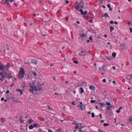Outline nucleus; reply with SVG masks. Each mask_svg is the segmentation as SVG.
<instances>
[{"label":"nucleus","mask_w":132,"mask_h":132,"mask_svg":"<svg viewBox=\"0 0 132 132\" xmlns=\"http://www.w3.org/2000/svg\"><path fill=\"white\" fill-rule=\"evenodd\" d=\"M92 118H94L95 117V115L94 113L93 112L92 113Z\"/></svg>","instance_id":"37"},{"label":"nucleus","mask_w":132,"mask_h":132,"mask_svg":"<svg viewBox=\"0 0 132 132\" xmlns=\"http://www.w3.org/2000/svg\"><path fill=\"white\" fill-rule=\"evenodd\" d=\"M5 3H6L7 5H10V4L9 3L10 2L11 3H12L13 2V0H5Z\"/></svg>","instance_id":"7"},{"label":"nucleus","mask_w":132,"mask_h":132,"mask_svg":"<svg viewBox=\"0 0 132 132\" xmlns=\"http://www.w3.org/2000/svg\"><path fill=\"white\" fill-rule=\"evenodd\" d=\"M33 15L34 16H37V14L36 13H33Z\"/></svg>","instance_id":"55"},{"label":"nucleus","mask_w":132,"mask_h":132,"mask_svg":"<svg viewBox=\"0 0 132 132\" xmlns=\"http://www.w3.org/2000/svg\"><path fill=\"white\" fill-rule=\"evenodd\" d=\"M79 4L78 3V4L77 5V6H76V7H75V9L77 10H78L79 9V8L80 6L79 5Z\"/></svg>","instance_id":"19"},{"label":"nucleus","mask_w":132,"mask_h":132,"mask_svg":"<svg viewBox=\"0 0 132 132\" xmlns=\"http://www.w3.org/2000/svg\"><path fill=\"white\" fill-rule=\"evenodd\" d=\"M89 88L93 91H94L95 90V87L94 86L90 85Z\"/></svg>","instance_id":"8"},{"label":"nucleus","mask_w":132,"mask_h":132,"mask_svg":"<svg viewBox=\"0 0 132 132\" xmlns=\"http://www.w3.org/2000/svg\"><path fill=\"white\" fill-rule=\"evenodd\" d=\"M26 86V84L24 82H23L21 85V86L23 88H24Z\"/></svg>","instance_id":"31"},{"label":"nucleus","mask_w":132,"mask_h":132,"mask_svg":"<svg viewBox=\"0 0 132 132\" xmlns=\"http://www.w3.org/2000/svg\"><path fill=\"white\" fill-rule=\"evenodd\" d=\"M73 63L76 64H78V62L77 60H74L73 61Z\"/></svg>","instance_id":"40"},{"label":"nucleus","mask_w":132,"mask_h":132,"mask_svg":"<svg viewBox=\"0 0 132 132\" xmlns=\"http://www.w3.org/2000/svg\"><path fill=\"white\" fill-rule=\"evenodd\" d=\"M122 107H120V108L119 109H118V110H117L116 111V112L117 113H119L121 111H120V110H121L122 109Z\"/></svg>","instance_id":"18"},{"label":"nucleus","mask_w":132,"mask_h":132,"mask_svg":"<svg viewBox=\"0 0 132 132\" xmlns=\"http://www.w3.org/2000/svg\"><path fill=\"white\" fill-rule=\"evenodd\" d=\"M80 36L81 38H82L85 36L86 37V36L83 33L81 34L80 35Z\"/></svg>","instance_id":"25"},{"label":"nucleus","mask_w":132,"mask_h":132,"mask_svg":"<svg viewBox=\"0 0 132 132\" xmlns=\"http://www.w3.org/2000/svg\"><path fill=\"white\" fill-rule=\"evenodd\" d=\"M86 52V51H81V52L80 53V54H79V55L81 56L85 55H86V54H83V53H84L85 52Z\"/></svg>","instance_id":"10"},{"label":"nucleus","mask_w":132,"mask_h":132,"mask_svg":"<svg viewBox=\"0 0 132 132\" xmlns=\"http://www.w3.org/2000/svg\"><path fill=\"white\" fill-rule=\"evenodd\" d=\"M99 116L100 117V118L101 119L102 118V114H99Z\"/></svg>","instance_id":"59"},{"label":"nucleus","mask_w":132,"mask_h":132,"mask_svg":"<svg viewBox=\"0 0 132 132\" xmlns=\"http://www.w3.org/2000/svg\"><path fill=\"white\" fill-rule=\"evenodd\" d=\"M61 128H59L58 129L56 130V132H62L61 131Z\"/></svg>","instance_id":"33"},{"label":"nucleus","mask_w":132,"mask_h":132,"mask_svg":"<svg viewBox=\"0 0 132 132\" xmlns=\"http://www.w3.org/2000/svg\"><path fill=\"white\" fill-rule=\"evenodd\" d=\"M29 128L30 129H32L34 128V126L32 125H30L29 127Z\"/></svg>","instance_id":"20"},{"label":"nucleus","mask_w":132,"mask_h":132,"mask_svg":"<svg viewBox=\"0 0 132 132\" xmlns=\"http://www.w3.org/2000/svg\"><path fill=\"white\" fill-rule=\"evenodd\" d=\"M80 93H82L84 92V90L82 87H80Z\"/></svg>","instance_id":"22"},{"label":"nucleus","mask_w":132,"mask_h":132,"mask_svg":"<svg viewBox=\"0 0 132 132\" xmlns=\"http://www.w3.org/2000/svg\"><path fill=\"white\" fill-rule=\"evenodd\" d=\"M47 106H48V109L49 110H50L52 109V108H51L49 105H47Z\"/></svg>","instance_id":"44"},{"label":"nucleus","mask_w":132,"mask_h":132,"mask_svg":"<svg viewBox=\"0 0 132 132\" xmlns=\"http://www.w3.org/2000/svg\"><path fill=\"white\" fill-rule=\"evenodd\" d=\"M9 93V90H6V94H8Z\"/></svg>","instance_id":"57"},{"label":"nucleus","mask_w":132,"mask_h":132,"mask_svg":"<svg viewBox=\"0 0 132 132\" xmlns=\"http://www.w3.org/2000/svg\"><path fill=\"white\" fill-rule=\"evenodd\" d=\"M104 16L105 17H109V16L108 14L106 13H105L104 14Z\"/></svg>","instance_id":"36"},{"label":"nucleus","mask_w":132,"mask_h":132,"mask_svg":"<svg viewBox=\"0 0 132 132\" xmlns=\"http://www.w3.org/2000/svg\"><path fill=\"white\" fill-rule=\"evenodd\" d=\"M28 32H26V33L25 35V36L26 37H27L28 36Z\"/></svg>","instance_id":"46"},{"label":"nucleus","mask_w":132,"mask_h":132,"mask_svg":"<svg viewBox=\"0 0 132 132\" xmlns=\"http://www.w3.org/2000/svg\"><path fill=\"white\" fill-rule=\"evenodd\" d=\"M109 10L110 11H112V9L111 7L110 8H109Z\"/></svg>","instance_id":"61"},{"label":"nucleus","mask_w":132,"mask_h":132,"mask_svg":"<svg viewBox=\"0 0 132 132\" xmlns=\"http://www.w3.org/2000/svg\"><path fill=\"white\" fill-rule=\"evenodd\" d=\"M89 39L90 40H92V39H93V38H92V36H90L89 37Z\"/></svg>","instance_id":"52"},{"label":"nucleus","mask_w":132,"mask_h":132,"mask_svg":"<svg viewBox=\"0 0 132 132\" xmlns=\"http://www.w3.org/2000/svg\"><path fill=\"white\" fill-rule=\"evenodd\" d=\"M84 9H81L79 10V11L81 12V14L82 15H86L87 13V10H86L85 12H84L83 11V9L84 10Z\"/></svg>","instance_id":"4"},{"label":"nucleus","mask_w":132,"mask_h":132,"mask_svg":"<svg viewBox=\"0 0 132 132\" xmlns=\"http://www.w3.org/2000/svg\"><path fill=\"white\" fill-rule=\"evenodd\" d=\"M75 125H76L77 126L76 127H75V128L76 129H77L78 128V124L77 123H76Z\"/></svg>","instance_id":"35"},{"label":"nucleus","mask_w":132,"mask_h":132,"mask_svg":"<svg viewBox=\"0 0 132 132\" xmlns=\"http://www.w3.org/2000/svg\"><path fill=\"white\" fill-rule=\"evenodd\" d=\"M122 46L123 47H125V44H122ZM123 48L126 49V48L124 47Z\"/></svg>","instance_id":"43"},{"label":"nucleus","mask_w":132,"mask_h":132,"mask_svg":"<svg viewBox=\"0 0 132 132\" xmlns=\"http://www.w3.org/2000/svg\"><path fill=\"white\" fill-rule=\"evenodd\" d=\"M132 79V75H131V77L130 78L128 79L129 80H131Z\"/></svg>","instance_id":"64"},{"label":"nucleus","mask_w":132,"mask_h":132,"mask_svg":"<svg viewBox=\"0 0 132 132\" xmlns=\"http://www.w3.org/2000/svg\"><path fill=\"white\" fill-rule=\"evenodd\" d=\"M80 3V4H85L84 2V1H81L80 2V3Z\"/></svg>","instance_id":"49"},{"label":"nucleus","mask_w":132,"mask_h":132,"mask_svg":"<svg viewBox=\"0 0 132 132\" xmlns=\"http://www.w3.org/2000/svg\"><path fill=\"white\" fill-rule=\"evenodd\" d=\"M88 20V21L90 22H91V23H93V20H92V19H91L89 20Z\"/></svg>","instance_id":"42"},{"label":"nucleus","mask_w":132,"mask_h":132,"mask_svg":"<svg viewBox=\"0 0 132 132\" xmlns=\"http://www.w3.org/2000/svg\"><path fill=\"white\" fill-rule=\"evenodd\" d=\"M107 7L109 8H110L111 7V6H110V4H108L107 5Z\"/></svg>","instance_id":"50"},{"label":"nucleus","mask_w":132,"mask_h":132,"mask_svg":"<svg viewBox=\"0 0 132 132\" xmlns=\"http://www.w3.org/2000/svg\"><path fill=\"white\" fill-rule=\"evenodd\" d=\"M128 23L129 24H132V22H131L130 21H129L128 22Z\"/></svg>","instance_id":"62"},{"label":"nucleus","mask_w":132,"mask_h":132,"mask_svg":"<svg viewBox=\"0 0 132 132\" xmlns=\"http://www.w3.org/2000/svg\"><path fill=\"white\" fill-rule=\"evenodd\" d=\"M116 53L113 52L112 54V56L114 57H115L116 55Z\"/></svg>","instance_id":"34"},{"label":"nucleus","mask_w":132,"mask_h":132,"mask_svg":"<svg viewBox=\"0 0 132 132\" xmlns=\"http://www.w3.org/2000/svg\"><path fill=\"white\" fill-rule=\"evenodd\" d=\"M112 57H106V59H107L109 60H111L112 59Z\"/></svg>","instance_id":"29"},{"label":"nucleus","mask_w":132,"mask_h":132,"mask_svg":"<svg viewBox=\"0 0 132 132\" xmlns=\"http://www.w3.org/2000/svg\"><path fill=\"white\" fill-rule=\"evenodd\" d=\"M110 32H112V31L114 30V28L112 27H110Z\"/></svg>","instance_id":"27"},{"label":"nucleus","mask_w":132,"mask_h":132,"mask_svg":"<svg viewBox=\"0 0 132 132\" xmlns=\"http://www.w3.org/2000/svg\"><path fill=\"white\" fill-rule=\"evenodd\" d=\"M110 23L111 24H113L114 23V22L113 21L111 20L110 22Z\"/></svg>","instance_id":"51"},{"label":"nucleus","mask_w":132,"mask_h":132,"mask_svg":"<svg viewBox=\"0 0 132 132\" xmlns=\"http://www.w3.org/2000/svg\"><path fill=\"white\" fill-rule=\"evenodd\" d=\"M34 127H37V128H38V127H39L40 126L37 123H34Z\"/></svg>","instance_id":"14"},{"label":"nucleus","mask_w":132,"mask_h":132,"mask_svg":"<svg viewBox=\"0 0 132 132\" xmlns=\"http://www.w3.org/2000/svg\"><path fill=\"white\" fill-rule=\"evenodd\" d=\"M96 102V101L95 100H91L90 101V102L92 103H94Z\"/></svg>","instance_id":"41"},{"label":"nucleus","mask_w":132,"mask_h":132,"mask_svg":"<svg viewBox=\"0 0 132 132\" xmlns=\"http://www.w3.org/2000/svg\"><path fill=\"white\" fill-rule=\"evenodd\" d=\"M102 68L103 70H106V66L104 65H103L102 67Z\"/></svg>","instance_id":"17"},{"label":"nucleus","mask_w":132,"mask_h":132,"mask_svg":"<svg viewBox=\"0 0 132 132\" xmlns=\"http://www.w3.org/2000/svg\"><path fill=\"white\" fill-rule=\"evenodd\" d=\"M32 74L33 76L34 77H36L37 76V73L35 72H32Z\"/></svg>","instance_id":"23"},{"label":"nucleus","mask_w":132,"mask_h":132,"mask_svg":"<svg viewBox=\"0 0 132 132\" xmlns=\"http://www.w3.org/2000/svg\"><path fill=\"white\" fill-rule=\"evenodd\" d=\"M130 32L132 33V28H129Z\"/></svg>","instance_id":"60"},{"label":"nucleus","mask_w":132,"mask_h":132,"mask_svg":"<svg viewBox=\"0 0 132 132\" xmlns=\"http://www.w3.org/2000/svg\"><path fill=\"white\" fill-rule=\"evenodd\" d=\"M21 90H20V89H17L16 90V91L18 92H20V91H21Z\"/></svg>","instance_id":"53"},{"label":"nucleus","mask_w":132,"mask_h":132,"mask_svg":"<svg viewBox=\"0 0 132 132\" xmlns=\"http://www.w3.org/2000/svg\"><path fill=\"white\" fill-rule=\"evenodd\" d=\"M40 33V35L43 36H46V35L45 33H44V34H43V33L41 32Z\"/></svg>","instance_id":"26"},{"label":"nucleus","mask_w":132,"mask_h":132,"mask_svg":"<svg viewBox=\"0 0 132 132\" xmlns=\"http://www.w3.org/2000/svg\"><path fill=\"white\" fill-rule=\"evenodd\" d=\"M5 69V66H3V64H0V70L4 72V70Z\"/></svg>","instance_id":"5"},{"label":"nucleus","mask_w":132,"mask_h":132,"mask_svg":"<svg viewBox=\"0 0 132 132\" xmlns=\"http://www.w3.org/2000/svg\"><path fill=\"white\" fill-rule=\"evenodd\" d=\"M29 123H31L33 122V120L32 119H29L28 120Z\"/></svg>","instance_id":"28"},{"label":"nucleus","mask_w":132,"mask_h":132,"mask_svg":"<svg viewBox=\"0 0 132 132\" xmlns=\"http://www.w3.org/2000/svg\"><path fill=\"white\" fill-rule=\"evenodd\" d=\"M114 23L116 24H118V22H117L116 21H115L114 22Z\"/></svg>","instance_id":"63"},{"label":"nucleus","mask_w":132,"mask_h":132,"mask_svg":"<svg viewBox=\"0 0 132 132\" xmlns=\"http://www.w3.org/2000/svg\"><path fill=\"white\" fill-rule=\"evenodd\" d=\"M6 47L7 50H9V46L7 44L6 45Z\"/></svg>","instance_id":"38"},{"label":"nucleus","mask_w":132,"mask_h":132,"mask_svg":"<svg viewBox=\"0 0 132 132\" xmlns=\"http://www.w3.org/2000/svg\"><path fill=\"white\" fill-rule=\"evenodd\" d=\"M47 129L48 131V132H53V131L49 129Z\"/></svg>","instance_id":"45"},{"label":"nucleus","mask_w":132,"mask_h":132,"mask_svg":"<svg viewBox=\"0 0 132 132\" xmlns=\"http://www.w3.org/2000/svg\"><path fill=\"white\" fill-rule=\"evenodd\" d=\"M19 120L22 123H23L24 120H23V117H21L20 118Z\"/></svg>","instance_id":"16"},{"label":"nucleus","mask_w":132,"mask_h":132,"mask_svg":"<svg viewBox=\"0 0 132 132\" xmlns=\"http://www.w3.org/2000/svg\"><path fill=\"white\" fill-rule=\"evenodd\" d=\"M29 87L31 88H29V89L30 91L32 92L33 93L35 94V93L34 92V91H35L36 93L38 91L40 92L42 90V87L41 86V84L39 83L38 84L37 87L36 86H33L30 85L29 86Z\"/></svg>","instance_id":"1"},{"label":"nucleus","mask_w":132,"mask_h":132,"mask_svg":"<svg viewBox=\"0 0 132 132\" xmlns=\"http://www.w3.org/2000/svg\"><path fill=\"white\" fill-rule=\"evenodd\" d=\"M109 125V124L108 123H104V124L103 126H108Z\"/></svg>","instance_id":"39"},{"label":"nucleus","mask_w":132,"mask_h":132,"mask_svg":"<svg viewBox=\"0 0 132 132\" xmlns=\"http://www.w3.org/2000/svg\"><path fill=\"white\" fill-rule=\"evenodd\" d=\"M113 107L112 105H110L109 106H107L106 108V110H111V108Z\"/></svg>","instance_id":"15"},{"label":"nucleus","mask_w":132,"mask_h":132,"mask_svg":"<svg viewBox=\"0 0 132 132\" xmlns=\"http://www.w3.org/2000/svg\"><path fill=\"white\" fill-rule=\"evenodd\" d=\"M4 75L5 78L8 79L12 78V76L11 73H7L6 72H4Z\"/></svg>","instance_id":"2"},{"label":"nucleus","mask_w":132,"mask_h":132,"mask_svg":"<svg viewBox=\"0 0 132 132\" xmlns=\"http://www.w3.org/2000/svg\"><path fill=\"white\" fill-rule=\"evenodd\" d=\"M106 104L108 105H111L110 103V102H106Z\"/></svg>","instance_id":"48"},{"label":"nucleus","mask_w":132,"mask_h":132,"mask_svg":"<svg viewBox=\"0 0 132 132\" xmlns=\"http://www.w3.org/2000/svg\"><path fill=\"white\" fill-rule=\"evenodd\" d=\"M99 104H100L101 105L100 107L102 108L103 107V105H105V104L104 103H100Z\"/></svg>","instance_id":"30"},{"label":"nucleus","mask_w":132,"mask_h":132,"mask_svg":"<svg viewBox=\"0 0 132 132\" xmlns=\"http://www.w3.org/2000/svg\"><path fill=\"white\" fill-rule=\"evenodd\" d=\"M79 4V5L80 6H80V8L81 9H84L85 7H84V5L85 4H80V3H78Z\"/></svg>","instance_id":"12"},{"label":"nucleus","mask_w":132,"mask_h":132,"mask_svg":"<svg viewBox=\"0 0 132 132\" xmlns=\"http://www.w3.org/2000/svg\"><path fill=\"white\" fill-rule=\"evenodd\" d=\"M20 74H22L24 75L25 74V71L24 69L22 68L21 67L19 71Z\"/></svg>","instance_id":"6"},{"label":"nucleus","mask_w":132,"mask_h":132,"mask_svg":"<svg viewBox=\"0 0 132 132\" xmlns=\"http://www.w3.org/2000/svg\"><path fill=\"white\" fill-rule=\"evenodd\" d=\"M5 66V68L6 67H7V68L6 69V70H7L9 69V68L10 67V65L9 63H7L6 65Z\"/></svg>","instance_id":"13"},{"label":"nucleus","mask_w":132,"mask_h":132,"mask_svg":"<svg viewBox=\"0 0 132 132\" xmlns=\"http://www.w3.org/2000/svg\"><path fill=\"white\" fill-rule=\"evenodd\" d=\"M1 122L2 123H4L5 120V119L4 118H1Z\"/></svg>","instance_id":"21"},{"label":"nucleus","mask_w":132,"mask_h":132,"mask_svg":"<svg viewBox=\"0 0 132 132\" xmlns=\"http://www.w3.org/2000/svg\"><path fill=\"white\" fill-rule=\"evenodd\" d=\"M84 105H81L79 106V107L80 108V109L81 110H83L84 109L83 108V106H84Z\"/></svg>","instance_id":"24"},{"label":"nucleus","mask_w":132,"mask_h":132,"mask_svg":"<svg viewBox=\"0 0 132 132\" xmlns=\"http://www.w3.org/2000/svg\"><path fill=\"white\" fill-rule=\"evenodd\" d=\"M24 76V75L22 74H20V73H19L18 77L20 79H21L23 78Z\"/></svg>","instance_id":"9"},{"label":"nucleus","mask_w":132,"mask_h":132,"mask_svg":"<svg viewBox=\"0 0 132 132\" xmlns=\"http://www.w3.org/2000/svg\"><path fill=\"white\" fill-rule=\"evenodd\" d=\"M112 68L114 70H116V67L115 66L112 67Z\"/></svg>","instance_id":"58"},{"label":"nucleus","mask_w":132,"mask_h":132,"mask_svg":"<svg viewBox=\"0 0 132 132\" xmlns=\"http://www.w3.org/2000/svg\"><path fill=\"white\" fill-rule=\"evenodd\" d=\"M71 104L72 105H76L74 101H72L71 102Z\"/></svg>","instance_id":"47"},{"label":"nucleus","mask_w":132,"mask_h":132,"mask_svg":"<svg viewBox=\"0 0 132 132\" xmlns=\"http://www.w3.org/2000/svg\"><path fill=\"white\" fill-rule=\"evenodd\" d=\"M32 61L31 62V63H33L34 64H36L37 63V60H32Z\"/></svg>","instance_id":"11"},{"label":"nucleus","mask_w":132,"mask_h":132,"mask_svg":"<svg viewBox=\"0 0 132 132\" xmlns=\"http://www.w3.org/2000/svg\"><path fill=\"white\" fill-rule=\"evenodd\" d=\"M65 2H66V3L67 4H68L69 3V1H68V0H66L65 1Z\"/></svg>","instance_id":"56"},{"label":"nucleus","mask_w":132,"mask_h":132,"mask_svg":"<svg viewBox=\"0 0 132 132\" xmlns=\"http://www.w3.org/2000/svg\"><path fill=\"white\" fill-rule=\"evenodd\" d=\"M103 81L104 82H106V79H104L103 80Z\"/></svg>","instance_id":"54"},{"label":"nucleus","mask_w":132,"mask_h":132,"mask_svg":"<svg viewBox=\"0 0 132 132\" xmlns=\"http://www.w3.org/2000/svg\"><path fill=\"white\" fill-rule=\"evenodd\" d=\"M4 74V72H0V75L2 76V77L0 79V80L2 81H3L5 78Z\"/></svg>","instance_id":"3"},{"label":"nucleus","mask_w":132,"mask_h":132,"mask_svg":"<svg viewBox=\"0 0 132 132\" xmlns=\"http://www.w3.org/2000/svg\"><path fill=\"white\" fill-rule=\"evenodd\" d=\"M84 127H82L79 128V131L80 132H83V131H82V130L81 128H82Z\"/></svg>","instance_id":"32"}]
</instances>
